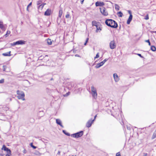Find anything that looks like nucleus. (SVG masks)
Listing matches in <instances>:
<instances>
[{
	"mask_svg": "<svg viewBox=\"0 0 156 156\" xmlns=\"http://www.w3.org/2000/svg\"><path fill=\"white\" fill-rule=\"evenodd\" d=\"M105 23L107 26L112 28H116L118 27L117 23L112 19H107L105 20Z\"/></svg>",
	"mask_w": 156,
	"mask_h": 156,
	"instance_id": "nucleus-1",
	"label": "nucleus"
},
{
	"mask_svg": "<svg viewBox=\"0 0 156 156\" xmlns=\"http://www.w3.org/2000/svg\"><path fill=\"white\" fill-rule=\"evenodd\" d=\"M17 94L18 95L17 98L19 99H21L23 101L25 100V94L23 91L18 90L17 91Z\"/></svg>",
	"mask_w": 156,
	"mask_h": 156,
	"instance_id": "nucleus-2",
	"label": "nucleus"
},
{
	"mask_svg": "<svg viewBox=\"0 0 156 156\" xmlns=\"http://www.w3.org/2000/svg\"><path fill=\"white\" fill-rule=\"evenodd\" d=\"M91 91L92 97L94 99H96L97 98V93L96 89L93 86L91 87Z\"/></svg>",
	"mask_w": 156,
	"mask_h": 156,
	"instance_id": "nucleus-3",
	"label": "nucleus"
},
{
	"mask_svg": "<svg viewBox=\"0 0 156 156\" xmlns=\"http://www.w3.org/2000/svg\"><path fill=\"white\" fill-rule=\"evenodd\" d=\"M83 131H81L77 133L71 134V137L74 138H78L82 136L83 135Z\"/></svg>",
	"mask_w": 156,
	"mask_h": 156,
	"instance_id": "nucleus-4",
	"label": "nucleus"
},
{
	"mask_svg": "<svg viewBox=\"0 0 156 156\" xmlns=\"http://www.w3.org/2000/svg\"><path fill=\"white\" fill-rule=\"evenodd\" d=\"M2 150H4L5 151L7 152V154L5 156H10L11 154V150L8 148H7L5 145H3L2 148Z\"/></svg>",
	"mask_w": 156,
	"mask_h": 156,
	"instance_id": "nucleus-5",
	"label": "nucleus"
},
{
	"mask_svg": "<svg viewBox=\"0 0 156 156\" xmlns=\"http://www.w3.org/2000/svg\"><path fill=\"white\" fill-rule=\"evenodd\" d=\"M100 12L104 16H107L108 15V12L106 11L105 8L103 7L100 8Z\"/></svg>",
	"mask_w": 156,
	"mask_h": 156,
	"instance_id": "nucleus-6",
	"label": "nucleus"
},
{
	"mask_svg": "<svg viewBox=\"0 0 156 156\" xmlns=\"http://www.w3.org/2000/svg\"><path fill=\"white\" fill-rule=\"evenodd\" d=\"M110 47L111 49H113L116 47V44L114 40L111 41L110 43Z\"/></svg>",
	"mask_w": 156,
	"mask_h": 156,
	"instance_id": "nucleus-7",
	"label": "nucleus"
},
{
	"mask_svg": "<svg viewBox=\"0 0 156 156\" xmlns=\"http://www.w3.org/2000/svg\"><path fill=\"white\" fill-rule=\"evenodd\" d=\"M94 121V119L92 120L91 119H90L86 123V126L89 128L92 125V122Z\"/></svg>",
	"mask_w": 156,
	"mask_h": 156,
	"instance_id": "nucleus-8",
	"label": "nucleus"
},
{
	"mask_svg": "<svg viewBox=\"0 0 156 156\" xmlns=\"http://www.w3.org/2000/svg\"><path fill=\"white\" fill-rule=\"evenodd\" d=\"M96 30L95 32L96 33L100 32L102 30V26L101 24L100 23L99 25H98L96 27Z\"/></svg>",
	"mask_w": 156,
	"mask_h": 156,
	"instance_id": "nucleus-9",
	"label": "nucleus"
},
{
	"mask_svg": "<svg viewBox=\"0 0 156 156\" xmlns=\"http://www.w3.org/2000/svg\"><path fill=\"white\" fill-rule=\"evenodd\" d=\"M105 5L104 3L103 2H97L95 3L96 6H103Z\"/></svg>",
	"mask_w": 156,
	"mask_h": 156,
	"instance_id": "nucleus-10",
	"label": "nucleus"
},
{
	"mask_svg": "<svg viewBox=\"0 0 156 156\" xmlns=\"http://www.w3.org/2000/svg\"><path fill=\"white\" fill-rule=\"evenodd\" d=\"M51 10L49 9H48L45 12L44 15L46 16H50L51 14Z\"/></svg>",
	"mask_w": 156,
	"mask_h": 156,
	"instance_id": "nucleus-11",
	"label": "nucleus"
},
{
	"mask_svg": "<svg viewBox=\"0 0 156 156\" xmlns=\"http://www.w3.org/2000/svg\"><path fill=\"white\" fill-rule=\"evenodd\" d=\"M92 24L93 26H95L96 27L98 25L100 24V23L99 22L94 20L92 21Z\"/></svg>",
	"mask_w": 156,
	"mask_h": 156,
	"instance_id": "nucleus-12",
	"label": "nucleus"
},
{
	"mask_svg": "<svg viewBox=\"0 0 156 156\" xmlns=\"http://www.w3.org/2000/svg\"><path fill=\"white\" fill-rule=\"evenodd\" d=\"M113 77L115 82H118L119 80V79L116 73H114L113 74Z\"/></svg>",
	"mask_w": 156,
	"mask_h": 156,
	"instance_id": "nucleus-13",
	"label": "nucleus"
},
{
	"mask_svg": "<svg viewBox=\"0 0 156 156\" xmlns=\"http://www.w3.org/2000/svg\"><path fill=\"white\" fill-rule=\"evenodd\" d=\"M133 18V16L132 15H129V18L128 19L127 21V23L128 24H130L131 21L132 19Z\"/></svg>",
	"mask_w": 156,
	"mask_h": 156,
	"instance_id": "nucleus-14",
	"label": "nucleus"
},
{
	"mask_svg": "<svg viewBox=\"0 0 156 156\" xmlns=\"http://www.w3.org/2000/svg\"><path fill=\"white\" fill-rule=\"evenodd\" d=\"M16 43L17 45L23 44L25 43V41L22 40L18 41H16Z\"/></svg>",
	"mask_w": 156,
	"mask_h": 156,
	"instance_id": "nucleus-15",
	"label": "nucleus"
},
{
	"mask_svg": "<svg viewBox=\"0 0 156 156\" xmlns=\"http://www.w3.org/2000/svg\"><path fill=\"white\" fill-rule=\"evenodd\" d=\"M56 123L62 127H63V126L61 122V120L59 119H56Z\"/></svg>",
	"mask_w": 156,
	"mask_h": 156,
	"instance_id": "nucleus-16",
	"label": "nucleus"
},
{
	"mask_svg": "<svg viewBox=\"0 0 156 156\" xmlns=\"http://www.w3.org/2000/svg\"><path fill=\"white\" fill-rule=\"evenodd\" d=\"M11 51H9L8 52L5 53H4L2 54V55L4 56H11Z\"/></svg>",
	"mask_w": 156,
	"mask_h": 156,
	"instance_id": "nucleus-17",
	"label": "nucleus"
},
{
	"mask_svg": "<svg viewBox=\"0 0 156 156\" xmlns=\"http://www.w3.org/2000/svg\"><path fill=\"white\" fill-rule=\"evenodd\" d=\"M45 4H42L40 5H39V6H38V9L39 10H41L43 8L44 5Z\"/></svg>",
	"mask_w": 156,
	"mask_h": 156,
	"instance_id": "nucleus-18",
	"label": "nucleus"
},
{
	"mask_svg": "<svg viewBox=\"0 0 156 156\" xmlns=\"http://www.w3.org/2000/svg\"><path fill=\"white\" fill-rule=\"evenodd\" d=\"M47 42L48 44L49 45H51L52 43L51 39L49 38L47 40Z\"/></svg>",
	"mask_w": 156,
	"mask_h": 156,
	"instance_id": "nucleus-19",
	"label": "nucleus"
},
{
	"mask_svg": "<svg viewBox=\"0 0 156 156\" xmlns=\"http://www.w3.org/2000/svg\"><path fill=\"white\" fill-rule=\"evenodd\" d=\"M118 16L120 17H122L123 16V14L120 11L117 13Z\"/></svg>",
	"mask_w": 156,
	"mask_h": 156,
	"instance_id": "nucleus-20",
	"label": "nucleus"
},
{
	"mask_svg": "<svg viewBox=\"0 0 156 156\" xmlns=\"http://www.w3.org/2000/svg\"><path fill=\"white\" fill-rule=\"evenodd\" d=\"M3 108L4 110L7 111L9 110V108L6 106L4 105L3 106Z\"/></svg>",
	"mask_w": 156,
	"mask_h": 156,
	"instance_id": "nucleus-21",
	"label": "nucleus"
},
{
	"mask_svg": "<svg viewBox=\"0 0 156 156\" xmlns=\"http://www.w3.org/2000/svg\"><path fill=\"white\" fill-rule=\"evenodd\" d=\"M62 14V9H61L59 11V15L58 16L59 17H61Z\"/></svg>",
	"mask_w": 156,
	"mask_h": 156,
	"instance_id": "nucleus-22",
	"label": "nucleus"
},
{
	"mask_svg": "<svg viewBox=\"0 0 156 156\" xmlns=\"http://www.w3.org/2000/svg\"><path fill=\"white\" fill-rule=\"evenodd\" d=\"M151 49L153 51H154L156 50V48L154 46H152L151 47Z\"/></svg>",
	"mask_w": 156,
	"mask_h": 156,
	"instance_id": "nucleus-23",
	"label": "nucleus"
},
{
	"mask_svg": "<svg viewBox=\"0 0 156 156\" xmlns=\"http://www.w3.org/2000/svg\"><path fill=\"white\" fill-rule=\"evenodd\" d=\"M0 28L2 29H3L4 28V26L3 24L1 22H0Z\"/></svg>",
	"mask_w": 156,
	"mask_h": 156,
	"instance_id": "nucleus-24",
	"label": "nucleus"
},
{
	"mask_svg": "<svg viewBox=\"0 0 156 156\" xmlns=\"http://www.w3.org/2000/svg\"><path fill=\"white\" fill-rule=\"evenodd\" d=\"M156 137V132H155L153 133L152 136V139H154Z\"/></svg>",
	"mask_w": 156,
	"mask_h": 156,
	"instance_id": "nucleus-25",
	"label": "nucleus"
},
{
	"mask_svg": "<svg viewBox=\"0 0 156 156\" xmlns=\"http://www.w3.org/2000/svg\"><path fill=\"white\" fill-rule=\"evenodd\" d=\"M62 132H63L66 135L68 136H69L70 135V134L69 133H66V131L65 130H63L62 131Z\"/></svg>",
	"mask_w": 156,
	"mask_h": 156,
	"instance_id": "nucleus-26",
	"label": "nucleus"
},
{
	"mask_svg": "<svg viewBox=\"0 0 156 156\" xmlns=\"http://www.w3.org/2000/svg\"><path fill=\"white\" fill-rule=\"evenodd\" d=\"M99 57V53H98L96 54V56L94 57V59H95L96 58H98Z\"/></svg>",
	"mask_w": 156,
	"mask_h": 156,
	"instance_id": "nucleus-27",
	"label": "nucleus"
},
{
	"mask_svg": "<svg viewBox=\"0 0 156 156\" xmlns=\"http://www.w3.org/2000/svg\"><path fill=\"white\" fill-rule=\"evenodd\" d=\"M67 14L66 15V18H68L69 17L70 15L69 14V12H67Z\"/></svg>",
	"mask_w": 156,
	"mask_h": 156,
	"instance_id": "nucleus-28",
	"label": "nucleus"
},
{
	"mask_svg": "<svg viewBox=\"0 0 156 156\" xmlns=\"http://www.w3.org/2000/svg\"><path fill=\"white\" fill-rule=\"evenodd\" d=\"M101 66L99 64V63H98L97 64V65L95 66V68H98L101 67Z\"/></svg>",
	"mask_w": 156,
	"mask_h": 156,
	"instance_id": "nucleus-29",
	"label": "nucleus"
},
{
	"mask_svg": "<svg viewBox=\"0 0 156 156\" xmlns=\"http://www.w3.org/2000/svg\"><path fill=\"white\" fill-rule=\"evenodd\" d=\"M42 141L44 143H47V142L46 141H47L48 140L45 139H43L42 140Z\"/></svg>",
	"mask_w": 156,
	"mask_h": 156,
	"instance_id": "nucleus-30",
	"label": "nucleus"
},
{
	"mask_svg": "<svg viewBox=\"0 0 156 156\" xmlns=\"http://www.w3.org/2000/svg\"><path fill=\"white\" fill-rule=\"evenodd\" d=\"M30 145H31V146L34 149H35L36 148V146H34L33 145V144L32 143H31L30 144Z\"/></svg>",
	"mask_w": 156,
	"mask_h": 156,
	"instance_id": "nucleus-31",
	"label": "nucleus"
},
{
	"mask_svg": "<svg viewBox=\"0 0 156 156\" xmlns=\"http://www.w3.org/2000/svg\"><path fill=\"white\" fill-rule=\"evenodd\" d=\"M144 19L146 20H147L149 19V16L148 14L147 15L145 16V17Z\"/></svg>",
	"mask_w": 156,
	"mask_h": 156,
	"instance_id": "nucleus-32",
	"label": "nucleus"
},
{
	"mask_svg": "<svg viewBox=\"0 0 156 156\" xmlns=\"http://www.w3.org/2000/svg\"><path fill=\"white\" fill-rule=\"evenodd\" d=\"M145 41L146 42H147V43H148V44L149 45H151V43L149 40H146Z\"/></svg>",
	"mask_w": 156,
	"mask_h": 156,
	"instance_id": "nucleus-33",
	"label": "nucleus"
},
{
	"mask_svg": "<svg viewBox=\"0 0 156 156\" xmlns=\"http://www.w3.org/2000/svg\"><path fill=\"white\" fill-rule=\"evenodd\" d=\"M108 60V58H105L103 61H102V62H103V63L104 64L105 62H106Z\"/></svg>",
	"mask_w": 156,
	"mask_h": 156,
	"instance_id": "nucleus-34",
	"label": "nucleus"
},
{
	"mask_svg": "<svg viewBox=\"0 0 156 156\" xmlns=\"http://www.w3.org/2000/svg\"><path fill=\"white\" fill-rule=\"evenodd\" d=\"M88 39H89L88 38H87L86 40V41H85V43H84V45H86L87 43V42L88 41Z\"/></svg>",
	"mask_w": 156,
	"mask_h": 156,
	"instance_id": "nucleus-35",
	"label": "nucleus"
},
{
	"mask_svg": "<svg viewBox=\"0 0 156 156\" xmlns=\"http://www.w3.org/2000/svg\"><path fill=\"white\" fill-rule=\"evenodd\" d=\"M119 6L118 5H117L115 7V9L116 10H119Z\"/></svg>",
	"mask_w": 156,
	"mask_h": 156,
	"instance_id": "nucleus-36",
	"label": "nucleus"
},
{
	"mask_svg": "<svg viewBox=\"0 0 156 156\" xmlns=\"http://www.w3.org/2000/svg\"><path fill=\"white\" fill-rule=\"evenodd\" d=\"M4 82V79H2L1 80H0V83H3Z\"/></svg>",
	"mask_w": 156,
	"mask_h": 156,
	"instance_id": "nucleus-37",
	"label": "nucleus"
},
{
	"mask_svg": "<svg viewBox=\"0 0 156 156\" xmlns=\"http://www.w3.org/2000/svg\"><path fill=\"white\" fill-rule=\"evenodd\" d=\"M11 45L12 46H15L16 44V42H13V43L11 44Z\"/></svg>",
	"mask_w": 156,
	"mask_h": 156,
	"instance_id": "nucleus-38",
	"label": "nucleus"
},
{
	"mask_svg": "<svg viewBox=\"0 0 156 156\" xmlns=\"http://www.w3.org/2000/svg\"><path fill=\"white\" fill-rule=\"evenodd\" d=\"M99 63V64L101 66L104 64L103 63V62H100V63Z\"/></svg>",
	"mask_w": 156,
	"mask_h": 156,
	"instance_id": "nucleus-39",
	"label": "nucleus"
},
{
	"mask_svg": "<svg viewBox=\"0 0 156 156\" xmlns=\"http://www.w3.org/2000/svg\"><path fill=\"white\" fill-rule=\"evenodd\" d=\"M32 5V2H30V3L27 6V10H28V8L30 6H31Z\"/></svg>",
	"mask_w": 156,
	"mask_h": 156,
	"instance_id": "nucleus-40",
	"label": "nucleus"
},
{
	"mask_svg": "<svg viewBox=\"0 0 156 156\" xmlns=\"http://www.w3.org/2000/svg\"><path fill=\"white\" fill-rule=\"evenodd\" d=\"M128 13L130 15H132V12L130 10H128Z\"/></svg>",
	"mask_w": 156,
	"mask_h": 156,
	"instance_id": "nucleus-41",
	"label": "nucleus"
},
{
	"mask_svg": "<svg viewBox=\"0 0 156 156\" xmlns=\"http://www.w3.org/2000/svg\"><path fill=\"white\" fill-rule=\"evenodd\" d=\"M116 156H121L119 152L117 153L116 154Z\"/></svg>",
	"mask_w": 156,
	"mask_h": 156,
	"instance_id": "nucleus-42",
	"label": "nucleus"
},
{
	"mask_svg": "<svg viewBox=\"0 0 156 156\" xmlns=\"http://www.w3.org/2000/svg\"><path fill=\"white\" fill-rule=\"evenodd\" d=\"M10 33V31H7V32L6 34H7L8 35Z\"/></svg>",
	"mask_w": 156,
	"mask_h": 156,
	"instance_id": "nucleus-43",
	"label": "nucleus"
},
{
	"mask_svg": "<svg viewBox=\"0 0 156 156\" xmlns=\"http://www.w3.org/2000/svg\"><path fill=\"white\" fill-rule=\"evenodd\" d=\"M137 55L139 56L141 58H143V57L142 56V55H141V54H137Z\"/></svg>",
	"mask_w": 156,
	"mask_h": 156,
	"instance_id": "nucleus-44",
	"label": "nucleus"
},
{
	"mask_svg": "<svg viewBox=\"0 0 156 156\" xmlns=\"http://www.w3.org/2000/svg\"><path fill=\"white\" fill-rule=\"evenodd\" d=\"M81 4H82L84 0H80Z\"/></svg>",
	"mask_w": 156,
	"mask_h": 156,
	"instance_id": "nucleus-45",
	"label": "nucleus"
},
{
	"mask_svg": "<svg viewBox=\"0 0 156 156\" xmlns=\"http://www.w3.org/2000/svg\"><path fill=\"white\" fill-rule=\"evenodd\" d=\"M144 156H147V154L146 153H144Z\"/></svg>",
	"mask_w": 156,
	"mask_h": 156,
	"instance_id": "nucleus-46",
	"label": "nucleus"
},
{
	"mask_svg": "<svg viewBox=\"0 0 156 156\" xmlns=\"http://www.w3.org/2000/svg\"><path fill=\"white\" fill-rule=\"evenodd\" d=\"M40 4V3L39 2H37V5H39Z\"/></svg>",
	"mask_w": 156,
	"mask_h": 156,
	"instance_id": "nucleus-47",
	"label": "nucleus"
},
{
	"mask_svg": "<svg viewBox=\"0 0 156 156\" xmlns=\"http://www.w3.org/2000/svg\"><path fill=\"white\" fill-rule=\"evenodd\" d=\"M60 151H58V154H60Z\"/></svg>",
	"mask_w": 156,
	"mask_h": 156,
	"instance_id": "nucleus-48",
	"label": "nucleus"
},
{
	"mask_svg": "<svg viewBox=\"0 0 156 156\" xmlns=\"http://www.w3.org/2000/svg\"><path fill=\"white\" fill-rule=\"evenodd\" d=\"M5 37H7L8 36V35L7 34H6L5 35Z\"/></svg>",
	"mask_w": 156,
	"mask_h": 156,
	"instance_id": "nucleus-49",
	"label": "nucleus"
},
{
	"mask_svg": "<svg viewBox=\"0 0 156 156\" xmlns=\"http://www.w3.org/2000/svg\"><path fill=\"white\" fill-rule=\"evenodd\" d=\"M75 56H78V57L79 56V55L77 54Z\"/></svg>",
	"mask_w": 156,
	"mask_h": 156,
	"instance_id": "nucleus-50",
	"label": "nucleus"
},
{
	"mask_svg": "<svg viewBox=\"0 0 156 156\" xmlns=\"http://www.w3.org/2000/svg\"><path fill=\"white\" fill-rule=\"evenodd\" d=\"M97 116V115H95V116H94V119H95L96 118V117Z\"/></svg>",
	"mask_w": 156,
	"mask_h": 156,
	"instance_id": "nucleus-51",
	"label": "nucleus"
},
{
	"mask_svg": "<svg viewBox=\"0 0 156 156\" xmlns=\"http://www.w3.org/2000/svg\"><path fill=\"white\" fill-rule=\"evenodd\" d=\"M3 71H5V69H3Z\"/></svg>",
	"mask_w": 156,
	"mask_h": 156,
	"instance_id": "nucleus-52",
	"label": "nucleus"
},
{
	"mask_svg": "<svg viewBox=\"0 0 156 156\" xmlns=\"http://www.w3.org/2000/svg\"><path fill=\"white\" fill-rule=\"evenodd\" d=\"M51 80H53V78H51Z\"/></svg>",
	"mask_w": 156,
	"mask_h": 156,
	"instance_id": "nucleus-53",
	"label": "nucleus"
},
{
	"mask_svg": "<svg viewBox=\"0 0 156 156\" xmlns=\"http://www.w3.org/2000/svg\"><path fill=\"white\" fill-rule=\"evenodd\" d=\"M67 94H69V92H68L67 93Z\"/></svg>",
	"mask_w": 156,
	"mask_h": 156,
	"instance_id": "nucleus-54",
	"label": "nucleus"
},
{
	"mask_svg": "<svg viewBox=\"0 0 156 156\" xmlns=\"http://www.w3.org/2000/svg\"><path fill=\"white\" fill-rule=\"evenodd\" d=\"M67 94H69V92H68L67 93Z\"/></svg>",
	"mask_w": 156,
	"mask_h": 156,
	"instance_id": "nucleus-55",
	"label": "nucleus"
},
{
	"mask_svg": "<svg viewBox=\"0 0 156 156\" xmlns=\"http://www.w3.org/2000/svg\"><path fill=\"white\" fill-rule=\"evenodd\" d=\"M67 94H69V92H68L67 93Z\"/></svg>",
	"mask_w": 156,
	"mask_h": 156,
	"instance_id": "nucleus-56",
	"label": "nucleus"
},
{
	"mask_svg": "<svg viewBox=\"0 0 156 156\" xmlns=\"http://www.w3.org/2000/svg\"><path fill=\"white\" fill-rule=\"evenodd\" d=\"M67 94H69V92H68L67 93Z\"/></svg>",
	"mask_w": 156,
	"mask_h": 156,
	"instance_id": "nucleus-57",
	"label": "nucleus"
}]
</instances>
